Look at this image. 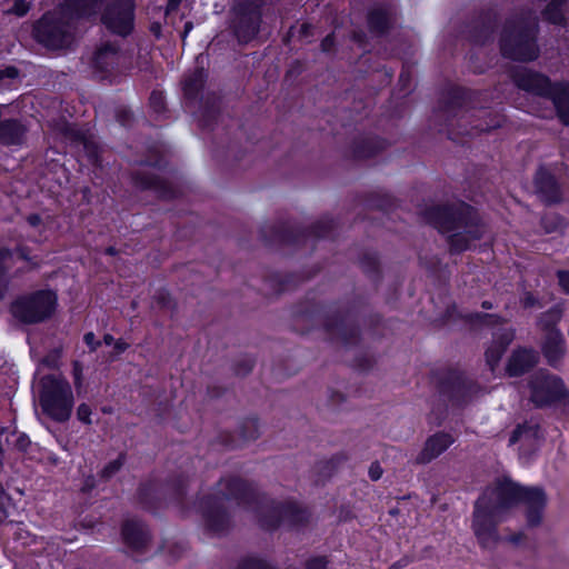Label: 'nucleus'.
Listing matches in <instances>:
<instances>
[{
    "mask_svg": "<svg viewBox=\"0 0 569 569\" xmlns=\"http://www.w3.org/2000/svg\"><path fill=\"white\" fill-rule=\"evenodd\" d=\"M387 142L379 137H363L353 142V157L356 159H368L385 150Z\"/></svg>",
    "mask_w": 569,
    "mask_h": 569,
    "instance_id": "29",
    "label": "nucleus"
},
{
    "mask_svg": "<svg viewBox=\"0 0 569 569\" xmlns=\"http://www.w3.org/2000/svg\"><path fill=\"white\" fill-rule=\"evenodd\" d=\"M141 164L151 167V168L161 169L166 166V160L163 157H158L154 160L147 159V160L142 161Z\"/></svg>",
    "mask_w": 569,
    "mask_h": 569,
    "instance_id": "61",
    "label": "nucleus"
},
{
    "mask_svg": "<svg viewBox=\"0 0 569 569\" xmlns=\"http://www.w3.org/2000/svg\"><path fill=\"white\" fill-rule=\"evenodd\" d=\"M124 463H126V453L121 452L114 460L108 462L103 467V469L100 472V477L103 480L111 479L117 472H119L121 470V468L124 466Z\"/></svg>",
    "mask_w": 569,
    "mask_h": 569,
    "instance_id": "40",
    "label": "nucleus"
},
{
    "mask_svg": "<svg viewBox=\"0 0 569 569\" xmlns=\"http://www.w3.org/2000/svg\"><path fill=\"white\" fill-rule=\"evenodd\" d=\"M523 307L525 308H533L536 307L539 302H538V299L530 292H528L525 298H523Z\"/></svg>",
    "mask_w": 569,
    "mask_h": 569,
    "instance_id": "63",
    "label": "nucleus"
},
{
    "mask_svg": "<svg viewBox=\"0 0 569 569\" xmlns=\"http://www.w3.org/2000/svg\"><path fill=\"white\" fill-rule=\"evenodd\" d=\"M453 442V438L446 432H437L429 437L423 449L417 456L416 461L419 465H426L439 457Z\"/></svg>",
    "mask_w": 569,
    "mask_h": 569,
    "instance_id": "25",
    "label": "nucleus"
},
{
    "mask_svg": "<svg viewBox=\"0 0 569 569\" xmlns=\"http://www.w3.org/2000/svg\"><path fill=\"white\" fill-rule=\"evenodd\" d=\"M74 139L78 140L82 144L83 151H84L89 162L94 166H99L100 164L99 147L93 141L88 140L80 132L74 133Z\"/></svg>",
    "mask_w": 569,
    "mask_h": 569,
    "instance_id": "38",
    "label": "nucleus"
},
{
    "mask_svg": "<svg viewBox=\"0 0 569 569\" xmlns=\"http://www.w3.org/2000/svg\"><path fill=\"white\" fill-rule=\"evenodd\" d=\"M91 409L87 403L79 405L77 409V417L80 421L90 425L91 423Z\"/></svg>",
    "mask_w": 569,
    "mask_h": 569,
    "instance_id": "54",
    "label": "nucleus"
},
{
    "mask_svg": "<svg viewBox=\"0 0 569 569\" xmlns=\"http://www.w3.org/2000/svg\"><path fill=\"white\" fill-rule=\"evenodd\" d=\"M367 305L366 300H355L346 310L330 308L323 319L325 330L329 336L346 347L358 345L360 331L356 325V316Z\"/></svg>",
    "mask_w": 569,
    "mask_h": 569,
    "instance_id": "12",
    "label": "nucleus"
},
{
    "mask_svg": "<svg viewBox=\"0 0 569 569\" xmlns=\"http://www.w3.org/2000/svg\"><path fill=\"white\" fill-rule=\"evenodd\" d=\"M517 88L552 101L562 123L569 126V83L556 82L532 69L519 68L512 72Z\"/></svg>",
    "mask_w": 569,
    "mask_h": 569,
    "instance_id": "6",
    "label": "nucleus"
},
{
    "mask_svg": "<svg viewBox=\"0 0 569 569\" xmlns=\"http://www.w3.org/2000/svg\"><path fill=\"white\" fill-rule=\"evenodd\" d=\"M226 392V389L219 386H208L207 395L211 399L220 398Z\"/></svg>",
    "mask_w": 569,
    "mask_h": 569,
    "instance_id": "60",
    "label": "nucleus"
},
{
    "mask_svg": "<svg viewBox=\"0 0 569 569\" xmlns=\"http://www.w3.org/2000/svg\"><path fill=\"white\" fill-rule=\"evenodd\" d=\"M6 446L8 448L16 449L20 452H27L31 445L30 438L24 432L11 431L4 438Z\"/></svg>",
    "mask_w": 569,
    "mask_h": 569,
    "instance_id": "37",
    "label": "nucleus"
},
{
    "mask_svg": "<svg viewBox=\"0 0 569 569\" xmlns=\"http://www.w3.org/2000/svg\"><path fill=\"white\" fill-rule=\"evenodd\" d=\"M133 186L139 190H152L159 198L172 200L181 193L172 182L152 173L147 169H139L131 173Z\"/></svg>",
    "mask_w": 569,
    "mask_h": 569,
    "instance_id": "17",
    "label": "nucleus"
},
{
    "mask_svg": "<svg viewBox=\"0 0 569 569\" xmlns=\"http://www.w3.org/2000/svg\"><path fill=\"white\" fill-rule=\"evenodd\" d=\"M106 0H67L64 10L69 17L74 18L94 16Z\"/></svg>",
    "mask_w": 569,
    "mask_h": 569,
    "instance_id": "31",
    "label": "nucleus"
},
{
    "mask_svg": "<svg viewBox=\"0 0 569 569\" xmlns=\"http://www.w3.org/2000/svg\"><path fill=\"white\" fill-rule=\"evenodd\" d=\"M535 192L546 206L562 201V189L557 178L545 167H539L533 177Z\"/></svg>",
    "mask_w": 569,
    "mask_h": 569,
    "instance_id": "18",
    "label": "nucleus"
},
{
    "mask_svg": "<svg viewBox=\"0 0 569 569\" xmlns=\"http://www.w3.org/2000/svg\"><path fill=\"white\" fill-rule=\"evenodd\" d=\"M320 47L323 52H330L335 47L333 33L326 36V38L321 41Z\"/></svg>",
    "mask_w": 569,
    "mask_h": 569,
    "instance_id": "59",
    "label": "nucleus"
},
{
    "mask_svg": "<svg viewBox=\"0 0 569 569\" xmlns=\"http://www.w3.org/2000/svg\"><path fill=\"white\" fill-rule=\"evenodd\" d=\"M263 0H236L229 20V29L238 44L254 41L262 26Z\"/></svg>",
    "mask_w": 569,
    "mask_h": 569,
    "instance_id": "10",
    "label": "nucleus"
},
{
    "mask_svg": "<svg viewBox=\"0 0 569 569\" xmlns=\"http://www.w3.org/2000/svg\"><path fill=\"white\" fill-rule=\"evenodd\" d=\"M540 437V426L535 422H523L518 425L510 435L509 445H515L520 440H533Z\"/></svg>",
    "mask_w": 569,
    "mask_h": 569,
    "instance_id": "35",
    "label": "nucleus"
},
{
    "mask_svg": "<svg viewBox=\"0 0 569 569\" xmlns=\"http://www.w3.org/2000/svg\"><path fill=\"white\" fill-rule=\"evenodd\" d=\"M18 76H19V70L13 66H9L3 69H0V80L6 79V78L14 79Z\"/></svg>",
    "mask_w": 569,
    "mask_h": 569,
    "instance_id": "58",
    "label": "nucleus"
},
{
    "mask_svg": "<svg viewBox=\"0 0 569 569\" xmlns=\"http://www.w3.org/2000/svg\"><path fill=\"white\" fill-rule=\"evenodd\" d=\"M561 318L562 310L559 307H552L538 317L537 327L542 331V335L561 332L558 328Z\"/></svg>",
    "mask_w": 569,
    "mask_h": 569,
    "instance_id": "32",
    "label": "nucleus"
},
{
    "mask_svg": "<svg viewBox=\"0 0 569 569\" xmlns=\"http://www.w3.org/2000/svg\"><path fill=\"white\" fill-rule=\"evenodd\" d=\"M221 113V97L214 92L201 98L199 108V122L206 129H213Z\"/></svg>",
    "mask_w": 569,
    "mask_h": 569,
    "instance_id": "26",
    "label": "nucleus"
},
{
    "mask_svg": "<svg viewBox=\"0 0 569 569\" xmlns=\"http://www.w3.org/2000/svg\"><path fill=\"white\" fill-rule=\"evenodd\" d=\"M59 358H60V351L53 350L52 352H50L42 359V363L44 366H47L48 368L53 369V368H57Z\"/></svg>",
    "mask_w": 569,
    "mask_h": 569,
    "instance_id": "55",
    "label": "nucleus"
},
{
    "mask_svg": "<svg viewBox=\"0 0 569 569\" xmlns=\"http://www.w3.org/2000/svg\"><path fill=\"white\" fill-rule=\"evenodd\" d=\"M83 341L89 347L90 351H96L101 345V342L96 339L94 333L91 331L84 333Z\"/></svg>",
    "mask_w": 569,
    "mask_h": 569,
    "instance_id": "57",
    "label": "nucleus"
},
{
    "mask_svg": "<svg viewBox=\"0 0 569 569\" xmlns=\"http://www.w3.org/2000/svg\"><path fill=\"white\" fill-rule=\"evenodd\" d=\"M471 322L481 323L485 326H496L500 323L501 318L497 315L476 312L469 316Z\"/></svg>",
    "mask_w": 569,
    "mask_h": 569,
    "instance_id": "43",
    "label": "nucleus"
},
{
    "mask_svg": "<svg viewBox=\"0 0 569 569\" xmlns=\"http://www.w3.org/2000/svg\"><path fill=\"white\" fill-rule=\"evenodd\" d=\"M27 221L31 227H38L42 222V218L38 213H31L27 217Z\"/></svg>",
    "mask_w": 569,
    "mask_h": 569,
    "instance_id": "64",
    "label": "nucleus"
},
{
    "mask_svg": "<svg viewBox=\"0 0 569 569\" xmlns=\"http://www.w3.org/2000/svg\"><path fill=\"white\" fill-rule=\"evenodd\" d=\"M31 9V3L28 0H14L13 6L8 10V13L17 17H24Z\"/></svg>",
    "mask_w": 569,
    "mask_h": 569,
    "instance_id": "47",
    "label": "nucleus"
},
{
    "mask_svg": "<svg viewBox=\"0 0 569 569\" xmlns=\"http://www.w3.org/2000/svg\"><path fill=\"white\" fill-rule=\"evenodd\" d=\"M57 295L49 289L22 295L12 301L10 312L23 325H37L52 317L57 307Z\"/></svg>",
    "mask_w": 569,
    "mask_h": 569,
    "instance_id": "11",
    "label": "nucleus"
},
{
    "mask_svg": "<svg viewBox=\"0 0 569 569\" xmlns=\"http://www.w3.org/2000/svg\"><path fill=\"white\" fill-rule=\"evenodd\" d=\"M480 93L461 87L448 89L440 101V117L451 133L476 137L500 128L503 116L479 106Z\"/></svg>",
    "mask_w": 569,
    "mask_h": 569,
    "instance_id": "3",
    "label": "nucleus"
},
{
    "mask_svg": "<svg viewBox=\"0 0 569 569\" xmlns=\"http://www.w3.org/2000/svg\"><path fill=\"white\" fill-rule=\"evenodd\" d=\"M260 436V428L258 423V419L250 417L243 419L239 425V437L241 442H236L232 440L229 446L231 448L240 447L242 443L254 441Z\"/></svg>",
    "mask_w": 569,
    "mask_h": 569,
    "instance_id": "33",
    "label": "nucleus"
},
{
    "mask_svg": "<svg viewBox=\"0 0 569 569\" xmlns=\"http://www.w3.org/2000/svg\"><path fill=\"white\" fill-rule=\"evenodd\" d=\"M336 221L323 217L310 228H302L290 222H279L272 226H263L260 230L261 238L268 244H300L309 239L331 238L336 229Z\"/></svg>",
    "mask_w": 569,
    "mask_h": 569,
    "instance_id": "8",
    "label": "nucleus"
},
{
    "mask_svg": "<svg viewBox=\"0 0 569 569\" xmlns=\"http://www.w3.org/2000/svg\"><path fill=\"white\" fill-rule=\"evenodd\" d=\"M120 60V47L116 42L103 43L94 54L93 63L101 72L112 71Z\"/></svg>",
    "mask_w": 569,
    "mask_h": 569,
    "instance_id": "28",
    "label": "nucleus"
},
{
    "mask_svg": "<svg viewBox=\"0 0 569 569\" xmlns=\"http://www.w3.org/2000/svg\"><path fill=\"white\" fill-rule=\"evenodd\" d=\"M505 352L506 351L503 349H501L493 342L487 348L485 356H486V361L489 365L491 370H493L495 367L499 363V361Z\"/></svg>",
    "mask_w": 569,
    "mask_h": 569,
    "instance_id": "42",
    "label": "nucleus"
},
{
    "mask_svg": "<svg viewBox=\"0 0 569 569\" xmlns=\"http://www.w3.org/2000/svg\"><path fill=\"white\" fill-rule=\"evenodd\" d=\"M187 477L182 475L166 483L159 480L142 482L138 488V500L148 510L157 509L167 500L181 502L187 493Z\"/></svg>",
    "mask_w": 569,
    "mask_h": 569,
    "instance_id": "13",
    "label": "nucleus"
},
{
    "mask_svg": "<svg viewBox=\"0 0 569 569\" xmlns=\"http://www.w3.org/2000/svg\"><path fill=\"white\" fill-rule=\"evenodd\" d=\"M547 493L539 486H521L509 477L498 478L475 501L471 529L482 548H492L500 540L498 525L509 511L521 503L529 528L542 522L547 506Z\"/></svg>",
    "mask_w": 569,
    "mask_h": 569,
    "instance_id": "2",
    "label": "nucleus"
},
{
    "mask_svg": "<svg viewBox=\"0 0 569 569\" xmlns=\"http://www.w3.org/2000/svg\"><path fill=\"white\" fill-rule=\"evenodd\" d=\"M479 386L459 370H448L438 380L440 397L452 406L468 403L479 391Z\"/></svg>",
    "mask_w": 569,
    "mask_h": 569,
    "instance_id": "15",
    "label": "nucleus"
},
{
    "mask_svg": "<svg viewBox=\"0 0 569 569\" xmlns=\"http://www.w3.org/2000/svg\"><path fill=\"white\" fill-rule=\"evenodd\" d=\"M149 102L154 112L161 113L164 111V97L161 92L152 91L149 98Z\"/></svg>",
    "mask_w": 569,
    "mask_h": 569,
    "instance_id": "50",
    "label": "nucleus"
},
{
    "mask_svg": "<svg viewBox=\"0 0 569 569\" xmlns=\"http://www.w3.org/2000/svg\"><path fill=\"white\" fill-rule=\"evenodd\" d=\"M76 23L64 11H48L33 23L32 37L49 50L69 47L74 39Z\"/></svg>",
    "mask_w": 569,
    "mask_h": 569,
    "instance_id": "9",
    "label": "nucleus"
},
{
    "mask_svg": "<svg viewBox=\"0 0 569 569\" xmlns=\"http://www.w3.org/2000/svg\"><path fill=\"white\" fill-rule=\"evenodd\" d=\"M217 493L206 496L200 503L207 528L222 533L230 527L227 503L234 502L244 510L253 511L262 528L274 530L279 526L297 527L308 521V511L293 501H274L262 497L257 488L241 478L221 479Z\"/></svg>",
    "mask_w": 569,
    "mask_h": 569,
    "instance_id": "1",
    "label": "nucleus"
},
{
    "mask_svg": "<svg viewBox=\"0 0 569 569\" xmlns=\"http://www.w3.org/2000/svg\"><path fill=\"white\" fill-rule=\"evenodd\" d=\"M367 204L370 208H375V209H379V210H382V211H387V210H389L390 208L393 207L395 200L389 194H382V193H379V192H375V193L369 196V198L367 200Z\"/></svg>",
    "mask_w": 569,
    "mask_h": 569,
    "instance_id": "39",
    "label": "nucleus"
},
{
    "mask_svg": "<svg viewBox=\"0 0 569 569\" xmlns=\"http://www.w3.org/2000/svg\"><path fill=\"white\" fill-rule=\"evenodd\" d=\"M328 561L326 557H315L306 562V569H327Z\"/></svg>",
    "mask_w": 569,
    "mask_h": 569,
    "instance_id": "53",
    "label": "nucleus"
},
{
    "mask_svg": "<svg viewBox=\"0 0 569 569\" xmlns=\"http://www.w3.org/2000/svg\"><path fill=\"white\" fill-rule=\"evenodd\" d=\"M412 562V558L408 557V556H405L402 557L401 559L397 560L396 562H393L389 569H401V568H405L407 567L409 563Z\"/></svg>",
    "mask_w": 569,
    "mask_h": 569,
    "instance_id": "62",
    "label": "nucleus"
},
{
    "mask_svg": "<svg viewBox=\"0 0 569 569\" xmlns=\"http://www.w3.org/2000/svg\"><path fill=\"white\" fill-rule=\"evenodd\" d=\"M425 220L446 234L451 254L470 249L473 241L483 238L486 226L478 211L463 201L427 207Z\"/></svg>",
    "mask_w": 569,
    "mask_h": 569,
    "instance_id": "4",
    "label": "nucleus"
},
{
    "mask_svg": "<svg viewBox=\"0 0 569 569\" xmlns=\"http://www.w3.org/2000/svg\"><path fill=\"white\" fill-rule=\"evenodd\" d=\"M136 2L134 0H110L102 13V24L113 34L126 38L134 29Z\"/></svg>",
    "mask_w": 569,
    "mask_h": 569,
    "instance_id": "16",
    "label": "nucleus"
},
{
    "mask_svg": "<svg viewBox=\"0 0 569 569\" xmlns=\"http://www.w3.org/2000/svg\"><path fill=\"white\" fill-rule=\"evenodd\" d=\"M73 403L71 386L64 378L56 375L41 377L39 405L46 416L56 422H66L71 417Z\"/></svg>",
    "mask_w": 569,
    "mask_h": 569,
    "instance_id": "7",
    "label": "nucleus"
},
{
    "mask_svg": "<svg viewBox=\"0 0 569 569\" xmlns=\"http://www.w3.org/2000/svg\"><path fill=\"white\" fill-rule=\"evenodd\" d=\"M208 74L204 68L197 67L193 71L187 73L182 81V90L187 104H196L199 94L202 91L207 81Z\"/></svg>",
    "mask_w": 569,
    "mask_h": 569,
    "instance_id": "27",
    "label": "nucleus"
},
{
    "mask_svg": "<svg viewBox=\"0 0 569 569\" xmlns=\"http://www.w3.org/2000/svg\"><path fill=\"white\" fill-rule=\"evenodd\" d=\"M347 460L343 453L335 455L330 459L321 460L316 463L315 470L318 476V482L328 480L338 469V467Z\"/></svg>",
    "mask_w": 569,
    "mask_h": 569,
    "instance_id": "34",
    "label": "nucleus"
},
{
    "mask_svg": "<svg viewBox=\"0 0 569 569\" xmlns=\"http://www.w3.org/2000/svg\"><path fill=\"white\" fill-rule=\"evenodd\" d=\"M14 252L19 254L20 259L31 261L30 249L28 247L18 246L14 251L6 247H0V301L4 298L9 289L11 281L9 271L12 266Z\"/></svg>",
    "mask_w": 569,
    "mask_h": 569,
    "instance_id": "24",
    "label": "nucleus"
},
{
    "mask_svg": "<svg viewBox=\"0 0 569 569\" xmlns=\"http://www.w3.org/2000/svg\"><path fill=\"white\" fill-rule=\"evenodd\" d=\"M383 470L378 461H375L369 467V478L372 481H378L382 477Z\"/></svg>",
    "mask_w": 569,
    "mask_h": 569,
    "instance_id": "56",
    "label": "nucleus"
},
{
    "mask_svg": "<svg viewBox=\"0 0 569 569\" xmlns=\"http://www.w3.org/2000/svg\"><path fill=\"white\" fill-rule=\"evenodd\" d=\"M121 533L126 545L134 551H143L150 541V532L140 520L130 519L124 521Z\"/></svg>",
    "mask_w": 569,
    "mask_h": 569,
    "instance_id": "23",
    "label": "nucleus"
},
{
    "mask_svg": "<svg viewBox=\"0 0 569 569\" xmlns=\"http://www.w3.org/2000/svg\"><path fill=\"white\" fill-rule=\"evenodd\" d=\"M157 305L162 309H173L174 302L170 293L166 290H158L154 295Z\"/></svg>",
    "mask_w": 569,
    "mask_h": 569,
    "instance_id": "46",
    "label": "nucleus"
},
{
    "mask_svg": "<svg viewBox=\"0 0 569 569\" xmlns=\"http://www.w3.org/2000/svg\"><path fill=\"white\" fill-rule=\"evenodd\" d=\"M82 375H83L82 363L78 360L73 361V363H72L73 385L78 391L82 387Z\"/></svg>",
    "mask_w": 569,
    "mask_h": 569,
    "instance_id": "51",
    "label": "nucleus"
},
{
    "mask_svg": "<svg viewBox=\"0 0 569 569\" xmlns=\"http://www.w3.org/2000/svg\"><path fill=\"white\" fill-rule=\"evenodd\" d=\"M24 126L17 119H0V143L16 146L22 142Z\"/></svg>",
    "mask_w": 569,
    "mask_h": 569,
    "instance_id": "30",
    "label": "nucleus"
},
{
    "mask_svg": "<svg viewBox=\"0 0 569 569\" xmlns=\"http://www.w3.org/2000/svg\"><path fill=\"white\" fill-rule=\"evenodd\" d=\"M540 350L547 365L559 370L567 352V342L563 333L552 332L542 335Z\"/></svg>",
    "mask_w": 569,
    "mask_h": 569,
    "instance_id": "20",
    "label": "nucleus"
},
{
    "mask_svg": "<svg viewBox=\"0 0 569 569\" xmlns=\"http://www.w3.org/2000/svg\"><path fill=\"white\" fill-rule=\"evenodd\" d=\"M558 284L561 288V290L569 295V270H558L556 272Z\"/></svg>",
    "mask_w": 569,
    "mask_h": 569,
    "instance_id": "52",
    "label": "nucleus"
},
{
    "mask_svg": "<svg viewBox=\"0 0 569 569\" xmlns=\"http://www.w3.org/2000/svg\"><path fill=\"white\" fill-rule=\"evenodd\" d=\"M362 271L373 281L380 278V262L376 252L366 251L360 258Z\"/></svg>",
    "mask_w": 569,
    "mask_h": 569,
    "instance_id": "36",
    "label": "nucleus"
},
{
    "mask_svg": "<svg viewBox=\"0 0 569 569\" xmlns=\"http://www.w3.org/2000/svg\"><path fill=\"white\" fill-rule=\"evenodd\" d=\"M397 8L391 1L377 2L368 11L367 21L369 30L383 36L389 32L396 21Z\"/></svg>",
    "mask_w": 569,
    "mask_h": 569,
    "instance_id": "19",
    "label": "nucleus"
},
{
    "mask_svg": "<svg viewBox=\"0 0 569 569\" xmlns=\"http://www.w3.org/2000/svg\"><path fill=\"white\" fill-rule=\"evenodd\" d=\"M116 120L122 127H130L133 122V113L129 109L120 107L116 110Z\"/></svg>",
    "mask_w": 569,
    "mask_h": 569,
    "instance_id": "49",
    "label": "nucleus"
},
{
    "mask_svg": "<svg viewBox=\"0 0 569 569\" xmlns=\"http://www.w3.org/2000/svg\"><path fill=\"white\" fill-rule=\"evenodd\" d=\"M539 362V352L533 348L519 347L515 349L507 363L510 377H520L530 371Z\"/></svg>",
    "mask_w": 569,
    "mask_h": 569,
    "instance_id": "22",
    "label": "nucleus"
},
{
    "mask_svg": "<svg viewBox=\"0 0 569 569\" xmlns=\"http://www.w3.org/2000/svg\"><path fill=\"white\" fill-rule=\"evenodd\" d=\"M513 339L515 332L512 330L505 329L495 335L492 342L506 351Z\"/></svg>",
    "mask_w": 569,
    "mask_h": 569,
    "instance_id": "44",
    "label": "nucleus"
},
{
    "mask_svg": "<svg viewBox=\"0 0 569 569\" xmlns=\"http://www.w3.org/2000/svg\"><path fill=\"white\" fill-rule=\"evenodd\" d=\"M498 24V16L493 10L481 12L472 21L469 30L470 40L476 44H485L493 39V33Z\"/></svg>",
    "mask_w": 569,
    "mask_h": 569,
    "instance_id": "21",
    "label": "nucleus"
},
{
    "mask_svg": "<svg viewBox=\"0 0 569 569\" xmlns=\"http://www.w3.org/2000/svg\"><path fill=\"white\" fill-rule=\"evenodd\" d=\"M530 401L537 408L550 407L569 396L563 380L546 369H539L528 379Z\"/></svg>",
    "mask_w": 569,
    "mask_h": 569,
    "instance_id": "14",
    "label": "nucleus"
},
{
    "mask_svg": "<svg viewBox=\"0 0 569 569\" xmlns=\"http://www.w3.org/2000/svg\"><path fill=\"white\" fill-rule=\"evenodd\" d=\"M254 366V360L250 357H242L238 359L233 365V372L236 376L246 377L248 376Z\"/></svg>",
    "mask_w": 569,
    "mask_h": 569,
    "instance_id": "41",
    "label": "nucleus"
},
{
    "mask_svg": "<svg viewBox=\"0 0 569 569\" xmlns=\"http://www.w3.org/2000/svg\"><path fill=\"white\" fill-rule=\"evenodd\" d=\"M539 23L536 12L520 9L505 21L499 46L505 58L515 61H532L539 56L537 34Z\"/></svg>",
    "mask_w": 569,
    "mask_h": 569,
    "instance_id": "5",
    "label": "nucleus"
},
{
    "mask_svg": "<svg viewBox=\"0 0 569 569\" xmlns=\"http://www.w3.org/2000/svg\"><path fill=\"white\" fill-rule=\"evenodd\" d=\"M238 569H273L266 561L254 558H248L242 560Z\"/></svg>",
    "mask_w": 569,
    "mask_h": 569,
    "instance_id": "48",
    "label": "nucleus"
},
{
    "mask_svg": "<svg viewBox=\"0 0 569 569\" xmlns=\"http://www.w3.org/2000/svg\"><path fill=\"white\" fill-rule=\"evenodd\" d=\"M561 218L558 214H551L541 219V226L546 233L556 232L561 226Z\"/></svg>",
    "mask_w": 569,
    "mask_h": 569,
    "instance_id": "45",
    "label": "nucleus"
}]
</instances>
